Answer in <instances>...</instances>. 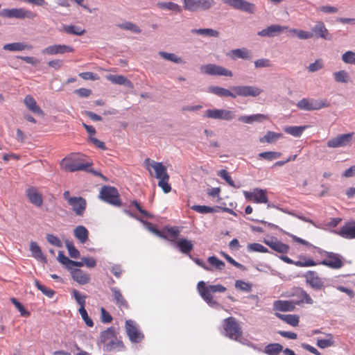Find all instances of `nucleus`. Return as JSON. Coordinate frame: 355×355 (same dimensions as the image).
Instances as JSON below:
<instances>
[{"label": "nucleus", "mask_w": 355, "mask_h": 355, "mask_svg": "<svg viewBox=\"0 0 355 355\" xmlns=\"http://www.w3.org/2000/svg\"><path fill=\"white\" fill-rule=\"evenodd\" d=\"M208 92L219 97H231L236 98L237 96L257 97L263 90L258 87L253 85H235L230 87V89L219 86H211L208 88Z\"/></svg>", "instance_id": "f257e3e1"}, {"label": "nucleus", "mask_w": 355, "mask_h": 355, "mask_svg": "<svg viewBox=\"0 0 355 355\" xmlns=\"http://www.w3.org/2000/svg\"><path fill=\"white\" fill-rule=\"evenodd\" d=\"M99 343L103 344V350L107 352H119L125 350V346L114 327L107 328L101 332Z\"/></svg>", "instance_id": "f03ea898"}, {"label": "nucleus", "mask_w": 355, "mask_h": 355, "mask_svg": "<svg viewBox=\"0 0 355 355\" xmlns=\"http://www.w3.org/2000/svg\"><path fill=\"white\" fill-rule=\"evenodd\" d=\"M198 290L202 298L211 308L219 309L221 305L214 300L212 293H224L227 288L221 284L206 285L205 282L200 281L198 283Z\"/></svg>", "instance_id": "7ed1b4c3"}, {"label": "nucleus", "mask_w": 355, "mask_h": 355, "mask_svg": "<svg viewBox=\"0 0 355 355\" xmlns=\"http://www.w3.org/2000/svg\"><path fill=\"white\" fill-rule=\"evenodd\" d=\"M61 165L65 171L69 172L79 171H91L89 170L91 164L83 162L82 156L78 154H71L64 157L61 162Z\"/></svg>", "instance_id": "20e7f679"}, {"label": "nucleus", "mask_w": 355, "mask_h": 355, "mask_svg": "<svg viewBox=\"0 0 355 355\" xmlns=\"http://www.w3.org/2000/svg\"><path fill=\"white\" fill-rule=\"evenodd\" d=\"M223 331L222 334L228 338L238 341H241L243 334L241 327L234 317H228L223 320Z\"/></svg>", "instance_id": "39448f33"}, {"label": "nucleus", "mask_w": 355, "mask_h": 355, "mask_svg": "<svg viewBox=\"0 0 355 355\" xmlns=\"http://www.w3.org/2000/svg\"><path fill=\"white\" fill-rule=\"evenodd\" d=\"M0 16L6 18H15L19 19H33L36 17V14L30 10L24 8H5L0 11Z\"/></svg>", "instance_id": "423d86ee"}, {"label": "nucleus", "mask_w": 355, "mask_h": 355, "mask_svg": "<svg viewBox=\"0 0 355 355\" xmlns=\"http://www.w3.org/2000/svg\"><path fill=\"white\" fill-rule=\"evenodd\" d=\"M296 105L300 110L313 111L327 107L329 103L326 99L303 98L297 103Z\"/></svg>", "instance_id": "0eeeda50"}, {"label": "nucleus", "mask_w": 355, "mask_h": 355, "mask_svg": "<svg viewBox=\"0 0 355 355\" xmlns=\"http://www.w3.org/2000/svg\"><path fill=\"white\" fill-rule=\"evenodd\" d=\"M99 198L104 202L114 206L119 207L121 205V201L119 197L118 190L111 186L102 187Z\"/></svg>", "instance_id": "6e6552de"}, {"label": "nucleus", "mask_w": 355, "mask_h": 355, "mask_svg": "<svg viewBox=\"0 0 355 355\" xmlns=\"http://www.w3.org/2000/svg\"><path fill=\"white\" fill-rule=\"evenodd\" d=\"M318 252L324 257V259L318 263L319 264H322L332 269H338L343 266V258L340 254L322 250L321 249H318Z\"/></svg>", "instance_id": "1a4fd4ad"}, {"label": "nucleus", "mask_w": 355, "mask_h": 355, "mask_svg": "<svg viewBox=\"0 0 355 355\" xmlns=\"http://www.w3.org/2000/svg\"><path fill=\"white\" fill-rule=\"evenodd\" d=\"M184 10L189 12L206 11L212 8L214 0H182Z\"/></svg>", "instance_id": "9d476101"}, {"label": "nucleus", "mask_w": 355, "mask_h": 355, "mask_svg": "<svg viewBox=\"0 0 355 355\" xmlns=\"http://www.w3.org/2000/svg\"><path fill=\"white\" fill-rule=\"evenodd\" d=\"M354 135V132H353L338 135L336 137L329 139L327 142V146L329 148H333L351 146Z\"/></svg>", "instance_id": "9b49d317"}, {"label": "nucleus", "mask_w": 355, "mask_h": 355, "mask_svg": "<svg viewBox=\"0 0 355 355\" xmlns=\"http://www.w3.org/2000/svg\"><path fill=\"white\" fill-rule=\"evenodd\" d=\"M235 116L234 112L225 109H208L204 114V117L225 121H231Z\"/></svg>", "instance_id": "f8f14e48"}, {"label": "nucleus", "mask_w": 355, "mask_h": 355, "mask_svg": "<svg viewBox=\"0 0 355 355\" xmlns=\"http://www.w3.org/2000/svg\"><path fill=\"white\" fill-rule=\"evenodd\" d=\"M243 193L248 201H253L256 203H268V202L266 189L254 188L252 191H243Z\"/></svg>", "instance_id": "ddd939ff"}, {"label": "nucleus", "mask_w": 355, "mask_h": 355, "mask_svg": "<svg viewBox=\"0 0 355 355\" xmlns=\"http://www.w3.org/2000/svg\"><path fill=\"white\" fill-rule=\"evenodd\" d=\"M201 71L210 76H224L232 77V71L215 64H207L201 67Z\"/></svg>", "instance_id": "4468645a"}, {"label": "nucleus", "mask_w": 355, "mask_h": 355, "mask_svg": "<svg viewBox=\"0 0 355 355\" xmlns=\"http://www.w3.org/2000/svg\"><path fill=\"white\" fill-rule=\"evenodd\" d=\"M125 331L130 339L133 343L141 342L144 338L143 334L139 331L136 323L132 320H127L125 321Z\"/></svg>", "instance_id": "2eb2a0df"}, {"label": "nucleus", "mask_w": 355, "mask_h": 355, "mask_svg": "<svg viewBox=\"0 0 355 355\" xmlns=\"http://www.w3.org/2000/svg\"><path fill=\"white\" fill-rule=\"evenodd\" d=\"M232 8L252 14L255 12L254 4L245 0H221Z\"/></svg>", "instance_id": "dca6fc26"}, {"label": "nucleus", "mask_w": 355, "mask_h": 355, "mask_svg": "<svg viewBox=\"0 0 355 355\" xmlns=\"http://www.w3.org/2000/svg\"><path fill=\"white\" fill-rule=\"evenodd\" d=\"M71 210L74 212L76 216H83L86 208L87 201L83 197H75L69 200V204Z\"/></svg>", "instance_id": "f3484780"}, {"label": "nucleus", "mask_w": 355, "mask_h": 355, "mask_svg": "<svg viewBox=\"0 0 355 355\" xmlns=\"http://www.w3.org/2000/svg\"><path fill=\"white\" fill-rule=\"evenodd\" d=\"M74 49L69 45L66 44H54L49 46L42 50V53L46 55H56L71 53Z\"/></svg>", "instance_id": "a211bd4d"}, {"label": "nucleus", "mask_w": 355, "mask_h": 355, "mask_svg": "<svg viewBox=\"0 0 355 355\" xmlns=\"http://www.w3.org/2000/svg\"><path fill=\"white\" fill-rule=\"evenodd\" d=\"M304 277L306 282L309 284L312 288L320 290L324 287V282L316 272L309 270L304 274Z\"/></svg>", "instance_id": "6ab92c4d"}, {"label": "nucleus", "mask_w": 355, "mask_h": 355, "mask_svg": "<svg viewBox=\"0 0 355 355\" xmlns=\"http://www.w3.org/2000/svg\"><path fill=\"white\" fill-rule=\"evenodd\" d=\"M288 28V26L272 24L259 31L257 35L261 37H273Z\"/></svg>", "instance_id": "aec40b11"}, {"label": "nucleus", "mask_w": 355, "mask_h": 355, "mask_svg": "<svg viewBox=\"0 0 355 355\" xmlns=\"http://www.w3.org/2000/svg\"><path fill=\"white\" fill-rule=\"evenodd\" d=\"M295 302L291 300H278L274 301L272 309L275 313L293 311L295 309Z\"/></svg>", "instance_id": "412c9836"}, {"label": "nucleus", "mask_w": 355, "mask_h": 355, "mask_svg": "<svg viewBox=\"0 0 355 355\" xmlns=\"http://www.w3.org/2000/svg\"><path fill=\"white\" fill-rule=\"evenodd\" d=\"M338 234L346 239H355V220L346 223L340 228Z\"/></svg>", "instance_id": "4be33fe9"}, {"label": "nucleus", "mask_w": 355, "mask_h": 355, "mask_svg": "<svg viewBox=\"0 0 355 355\" xmlns=\"http://www.w3.org/2000/svg\"><path fill=\"white\" fill-rule=\"evenodd\" d=\"M33 46L24 42H17L6 44L3 46V49L10 52L29 51Z\"/></svg>", "instance_id": "5701e85b"}, {"label": "nucleus", "mask_w": 355, "mask_h": 355, "mask_svg": "<svg viewBox=\"0 0 355 355\" xmlns=\"http://www.w3.org/2000/svg\"><path fill=\"white\" fill-rule=\"evenodd\" d=\"M293 296L297 297L299 300L295 302V305H300L301 304H313V300L309 296L306 291L302 288H297L293 293Z\"/></svg>", "instance_id": "b1692460"}, {"label": "nucleus", "mask_w": 355, "mask_h": 355, "mask_svg": "<svg viewBox=\"0 0 355 355\" xmlns=\"http://www.w3.org/2000/svg\"><path fill=\"white\" fill-rule=\"evenodd\" d=\"M268 119V116L263 114H255L252 115H243L238 118V120L243 123L252 124L254 122L261 123Z\"/></svg>", "instance_id": "393cba45"}, {"label": "nucleus", "mask_w": 355, "mask_h": 355, "mask_svg": "<svg viewBox=\"0 0 355 355\" xmlns=\"http://www.w3.org/2000/svg\"><path fill=\"white\" fill-rule=\"evenodd\" d=\"M71 275L73 279L80 285H85L90 281L89 275L78 268L71 270Z\"/></svg>", "instance_id": "a878e982"}, {"label": "nucleus", "mask_w": 355, "mask_h": 355, "mask_svg": "<svg viewBox=\"0 0 355 355\" xmlns=\"http://www.w3.org/2000/svg\"><path fill=\"white\" fill-rule=\"evenodd\" d=\"M312 32L318 37L328 40H331L329 31L322 21L317 22L316 24L312 28Z\"/></svg>", "instance_id": "bb28decb"}, {"label": "nucleus", "mask_w": 355, "mask_h": 355, "mask_svg": "<svg viewBox=\"0 0 355 355\" xmlns=\"http://www.w3.org/2000/svg\"><path fill=\"white\" fill-rule=\"evenodd\" d=\"M150 166L153 168L155 172V178L157 179H169V175L167 173L166 166L162 162L153 161Z\"/></svg>", "instance_id": "cd10ccee"}, {"label": "nucleus", "mask_w": 355, "mask_h": 355, "mask_svg": "<svg viewBox=\"0 0 355 355\" xmlns=\"http://www.w3.org/2000/svg\"><path fill=\"white\" fill-rule=\"evenodd\" d=\"M26 193L27 196L31 203H33L37 207L42 206L43 202L42 197L41 194L38 193L35 188L31 187L28 189Z\"/></svg>", "instance_id": "c85d7f7f"}, {"label": "nucleus", "mask_w": 355, "mask_h": 355, "mask_svg": "<svg viewBox=\"0 0 355 355\" xmlns=\"http://www.w3.org/2000/svg\"><path fill=\"white\" fill-rule=\"evenodd\" d=\"M107 79L116 85H124L127 87L132 86L131 81L123 75L109 74L107 76Z\"/></svg>", "instance_id": "c756f323"}, {"label": "nucleus", "mask_w": 355, "mask_h": 355, "mask_svg": "<svg viewBox=\"0 0 355 355\" xmlns=\"http://www.w3.org/2000/svg\"><path fill=\"white\" fill-rule=\"evenodd\" d=\"M275 315L292 327H297L299 324L300 318L297 315L275 313Z\"/></svg>", "instance_id": "7c9ffc66"}, {"label": "nucleus", "mask_w": 355, "mask_h": 355, "mask_svg": "<svg viewBox=\"0 0 355 355\" xmlns=\"http://www.w3.org/2000/svg\"><path fill=\"white\" fill-rule=\"evenodd\" d=\"M175 245L182 253L189 255L193 248V244L191 241L186 239H180L176 242Z\"/></svg>", "instance_id": "2f4dec72"}, {"label": "nucleus", "mask_w": 355, "mask_h": 355, "mask_svg": "<svg viewBox=\"0 0 355 355\" xmlns=\"http://www.w3.org/2000/svg\"><path fill=\"white\" fill-rule=\"evenodd\" d=\"M30 251L31 252L32 256L36 259L37 260H40L43 263H46L47 259L46 257L42 253V251L40 247L37 245V243L35 241H32L30 244Z\"/></svg>", "instance_id": "473e14b6"}, {"label": "nucleus", "mask_w": 355, "mask_h": 355, "mask_svg": "<svg viewBox=\"0 0 355 355\" xmlns=\"http://www.w3.org/2000/svg\"><path fill=\"white\" fill-rule=\"evenodd\" d=\"M24 104L26 107L33 113H36L38 114H43L41 108L37 105L36 101L30 95H27L25 96L24 100Z\"/></svg>", "instance_id": "72a5a7b5"}, {"label": "nucleus", "mask_w": 355, "mask_h": 355, "mask_svg": "<svg viewBox=\"0 0 355 355\" xmlns=\"http://www.w3.org/2000/svg\"><path fill=\"white\" fill-rule=\"evenodd\" d=\"M265 243L273 250L279 253H286L289 250V246L279 241H265Z\"/></svg>", "instance_id": "f704fd0d"}, {"label": "nucleus", "mask_w": 355, "mask_h": 355, "mask_svg": "<svg viewBox=\"0 0 355 355\" xmlns=\"http://www.w3.org/2000/svg\"><path fill=\"white\" fill-rule=\"evenodd\" d=\"M73 234L81 243H85L88 239L89 232L83 225L77 226L73 230Z\"/></svg>", "instance_id": "c9c22d12"}, {"label": "nucleus", "mask_w": 355, "mask_h": 355, "mask_svg": "<svg viewBox=\"0 0 355 355\" xmlns=\"http://www.w3.org/2000/svg\"><path fill=\"white\" fill-rule=\"evenodd\" d=\"M110 289L112 292L113 298L116 304L119 306L128 308V304L121 293L120 290L116 287H112Z\"/></svg>", "instance_id": "e433bc0d"}, {"label": "nucleus", "mask_w": 355, "mask_h": 355, "mask_svg": "<svg viewBox=\"0 0 355 355\" xmlns=\"http://www.w3.org/2000/svg\"><path fill=\"white\" fill-rule=\"evenodd\" d=\"M230 54L234 60L237 58L250 60L252 58L250 52L245 48L233 49L231 51Z\"/></svg>", "instance_id": "4c0bfd02"}, {"label": "nucleus", "mask_w": 355, "mask_h": 355, "mask_svg": "<svg viewBox=\"0 0 355 355\" xmlns=\"http://www.w3.org/2000/svg\"><path fill=\"white\" fill-rule=\"evenodd\" d=\"M193 34L204 35L207 37H218L219 36V32L212 28H194L191 31Z\"/></svg>", "instance_id": "58836bf2"}, {"label": "nucleus", "mask_w": 355, "mask_h": 355, "mask_svg": "<svg viewBox=\"0 0 355 355\" xmlns=\"http://www.w3.org/2000/svg\"><path fill=\"white\" fill-rule=\"evenodd\" d=\"M306 126L301 125V126H286L284 128V131L295 137H300L303 132L306 130Z\"/></svg>", "instance_id": "ea45409f"}, {"label": "nucleus", "mask_w": 355, "mask_h": 355, "mask_svg": "<svg viewBox=\"0 0 355 355\" xmlns=\"http://www.w3.org/2000/svg\"><path fill=\"white\" fill-rule=\"evenodd\" d=\"M62 31L68 34L78 36L83 35L85 33L84 28L76 25H64L62 26Z\"/></svg>", "instance_id": "a19ab883"}, {"label": "nucleus", "mask_w": 355, "mask_h": 355, "mask_svg": "<svg viewBox=\"0 0 355 355\" xmlns=\"http://www.w3.org/2000/svg\"><path fill=\"white\" fill-rule=\"evenodd\" d=\"M157 5L159 8L174 11L178 13H180L182 11V8L180 5L171 1L158 2Z\"/></svg>", "instance_id": "79ce46f5"}, {"label": "nucleus", "mask_w": 355, "mask_h": 355, "mask_svg": "<svg viewBox=\"0 0 355 355\" xmlns=\"http://www.w3.org/2000/svg\"><path fill=\"white\" fill-rule=\"evenodd\" d=\"M282 350L283 346L281 344L271 343L264 347L263 352L268 355H277Z\"/></svg>", "instance_id": "37998d69"}, {"label": "nucleus", "mask_w": 355, "mask_h": 355, "mask_svg": "<svg viewBox=\"0 0 355 355\" xmlns=\"http://www.w3.org/2000/svg\"><path fill=\"white\" fill-rule=\"evenodd\" d=\"M281 137H282V133H277L272 131H268L266 134L264 135V137L260 138L259 141L261 143L267 142L271 144Z\"/></svg>", "instance_id": "c03bdc74"}, {"label": "nucleus", "mask_w": 355, "mask_h": 355, "mask_svg": "<svg viewBox=\"0 0 355 355\" xmlns=\"http://www.w3.org/2000/svg\"><path fill=\"white\" fill-rule=\"evenodd\" d=\"M159 55L164 59L171 61L176 64H183L184 61L182 59V58L176 55L173 53H168L165 51H159Z\"/></svg>", "instance_id": "a18cd8bd"}, {"label": "nucleus", "mask_w": 355, "mask_h": 355, "mask_svg": "<svg viewBox=\"0 0 355 355\" xmlns=\"http://www.w3.org/2000/svg\"><path fill=\"white\" fill-rule=\"evenodd\" d=\"M333 76L335 81L339 83H347L349 78L348 73L345 70L334 72Z\"/></svg>", "instance_id": "49530a36"}, {"label": "nucleus", "mask_w": 355, "mask_h": 355, "mask_svg": "<svg viewBox=\"0 0 355 355\" xmlns=\"http://www.w3.org/2000/svg\"><path fill=\"white\" fill-rule=\"evenodd\" d=\"M218 175L223 178L230 186L234 188H239L240 184H236L232 179L229 173L225 169H221L218 172Z\"/></svg>", "instance_id": "de8ad7c7"}, {"label": "nucleus", "mask_w": 355, "mask_h": 355, "mask_svg": "<svg viewBox=\"0 0 355 355\" xmlns=\"http://www.w3.org/2000/svg\"><path fill=\"white\" fill-rule=\"evenodd\" d=\"M191 209L200 214H209L216 211V209H220V207H212L206 205H193Z\"/></svg>", "instance_id": "09e8293b"}, {"label": "nucleus", "mask_w": 355, "mask_h": 355, "mask_svg": "<svg viewBox=\"0 0 355 355\" xmlns=\"http://www.w3.org/2000/svg\"><path fill=\"white\" fill-rule=\"evenodd\" d=\"M118 26L121 29L130 31L135 33H140L141 32V28L138 26L130 21H125L124 23L120 24L118 25Z\"/></svg>", "instance_id": "8fccbe9b"}, {"label": "nucleus", "mask_w": 355, "mask_h": 355, "mask_svg": "<svg viewBox=\"0 0 355 355\" xmlns=\"http://www.w3.org/2000/svg\"><path fill=\"white\" fill-rule=\"evenodd\" d=\"M247 250L248 252H262V253H266L268 252V250L264 247L263 245L258 243H249L247 246Z\"/></svg>", "instance_id": "3c124183"}, {"label": "nucleus", "mask_w": 355, "mask_h": 355, "mask_svg": "<svg viewBox=\"0 0 355 355\" xmlns=\"http://www.w3.org/2000/svg\"><path fill=\"white\" fill-rule=\"evenodd\" d=\"M234 286L236 289L246 293L251 292L252 288V285L250 283L245 282L243 280H236Z\"/></svg>", "instance_id": "603ef678"}, {"label": "nucleus", "mask_w": 355, "mask_h": 355, "mask_svg": "<svg viewBox=\"0 0 355 355\" xmlns=\"http://www.w3.org/2000/svg\"><path fill=\"white\" fill-rule=\"evenodd\" d=\"M34 283L37 288L40 290L44 295L49 298L53 297L55 294V291L53 290L45 287L37 279H35Z\"/></svg>", "instance_id": "864d4df0"}, {"label": "nucleus", "mask_w": 355, "mask_h": 355, "mask_svg": "<svg viewBox=\"0 0 355 355\" xmlns=\"http://www.w3.org/2000/svg\"><path fill=\"white\" fill-rule=\"evenodd\" d=\"M281 155H282L281 153L274 152V151L263 152V153H260L259 154V157L266 159L268 161H272L273 159H277V158L280 157Z\"/></svg>", "instance_id": "5fc2aeb1"}, {"label": "nucleus", "mask_w": 355, "mask_h": 355, "mask_svg": "<svg viewBox=\"0 0 355 355\" xmlns=\"http://www.w3.org/2000/svg\"><path fill=\"white\" fill-rule=\"evenodd\" d=\"M328 336L329 338L318 339L316 343L317 346L321 349H324L334 345V340H333L331 334H329Z\"/></svg>", "instance_id": "6e6d98bb"}, {"label": "nucleus", "mask_w": 355, "mask_h": 355, "mask_svg": "<svg viewBox=\"0 0 355 355\" xmlns=\"http://www.w3.org/2000/svg\"><path fill=\"white\" fill-rule=\"evenodd\" d=\"M66 248L68 250L69 254L71 258H78L80 256L79 251L75 248L72 241H66Z\"/></svg>", "instance_id": "4d7b16f0"}, {"label": "nucleus", "mask_w": 355, "mask_h": 355, "mask_svg": "<svg viewBox=\"0 0 355 355\" xmlns=\"http://www.w3.org/2000/svg\"><path fill=\"white\" fill-rule=\"evenodd\" d=\"M342 60L349 64L355 65V52L347 51L342 55Z\"/></svg>", "instance_id": "13d9d810"}, {"label": "nucleus", "mask_w": 355, "mask_h": 355, "mask_svg": "<svg viewBox=\"0 0 355 355\" xmlns=\"http://www.w3.org/2000/svg\"><path fill=\"white\" fill-rule=\"evenodd\" d=\"M208 262L210 265L220 270H223L225 266V263L218 259L216 256L209 257L208 258Z\"/></svg>", "instance_id": "bf43d9fd"}, {"label": "nucleus", "mask_w": 355, "mask_h": 355, "mask_svg": "<svg viewBox=\"0 0 355 355\" xmlns=\"http://www.w3.org/2000/svg\"><path fill=\"white\" fill-rule=\"evenodd\" d=\"M11 302L15 305L16 309L20 312L22 316H29L30 313L24 307L21 303H20L16 298L12 297L10 299Z\"/></svg>", "instance_id": "052dcab7"}, {"label": "nucleus", "mask_w": 355, "mask_h": 355, "mask_svg": "<svg viewBox=\"0 0 355 355\" xmlns=\"http://www.w3.org/2000/svg\"><path fill=\"white\" fill-rule=\"evenodd\" d=\"M72 293L76 302L80 305V308H84L86 304V295H81L80 293L75 289L73 290Z\"/></svg>", "instance_id": "680f3d73"}, {"label": "nucleus", "mask_w": 355, "mask_h": 355, "mask_svg": "<svg viewBox=\"0 0 355 355\" xmlns=\"http://www.w3.org/2000/svg\"><path fill=\"white\" fill-rule=\"evenodd\" d=\"M79 313L80 314L82 319L84 320L87 326L92 327L94 326L92 320L89 317L87 311L85 307L79 308Z\"/></svg>", "instance_id": "e2e57ef3"}, {"label": "nucleus", "mask_w": 355, "mask_h": 355, "mask_svg": "<svg viewBox=\"0 0 355 355\" xmlns=\"http://www.w3.org/2000/svg\"><path fill=\"white\" fill-rule=\"evenodd\" d=\"M291 32L295 33L297 34V36L300 40H306L311 38L313 35L312 33L305 31L303 30H297V29H292L291 30Z\"/></svg>", "instance_id": "0e129e2a"}, {"label": "nucleus", "mask_w": 355, "mask_h": 355, "mask_svg": "<svg viewBox=\"0 0 355 355\" xmlns=\"http://www.w3.org/2000/svg\"><path fill=\"white\" fill-rule=\"evenodd\" d=\"M169 179L162 178L159 180L158 186L161 187L165 193H168L171 191V187L168 183Z\"/></svg>", "instance_id": "69168bd1"}, {"label": "nucleus", "mask_w": 355, "mask_h": 355, "mask_svg": "<svg viewBox=\"0 0 355 355\" xmlns=\"http://www.w3.org/2000/svg\"><path fill=\"white\" fill-rule=\"evenodd\" d=\"M46 238L50 244L59 248L62 247V242L58 236L51 234H47Z\"/></svg>", "instance_id": "338daca9"}, {"label": "nucleus", "mask_w": 355, "mask_h": 355, "mask_svg": "<svg viewBox=\"0 0 355 355\" xmlns=\"http://www.w3.org/2000/svg\"><path fill=\"white\" fill-rule=\"evenodd\" d=\"M58 260L63 265L66 266V268L69 270L71 260L69 259L67 257H66L63 252L59 251L58 256Z\"/></svg>", "instance_id": "774afa93"}]
</instances>
